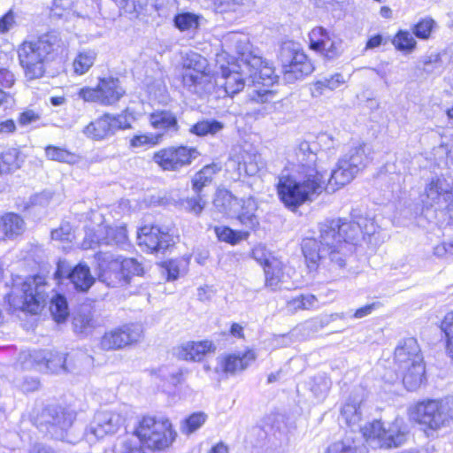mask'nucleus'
<instances>
[{
    "label": "nucleus",
    "mask_w": 453,
    "mask_h": 453,
    "mask_svg": "<svg viewBox=\"0 0 453 453\" xmlns=\"http://www.w3.org/2000/svg\"><path fill=\"white\" fill-rule=\"evenodd\" d=\"M163 134H137L130 139L131 148H142L147 145H157L160 142Z\"/></svg>",
    "instance_id": "obj_55"
},
{
    "label": "nucleus",
    "mask_w": 453,
    "mask_h": 453,
    "mask_svg": "<svg viewBox=\"0 0 453 453\" xmlns=\"http://www.w3.org/2000/svg\"><path fill=\"white\" fill-rule=\"evenodd\" d=\"M361 431L367 441L380 448L399 447L407 439V432L397 419L387 427L380 420H373L362 427Z\"/></svg>",
    "instance_id": "obj_9"
},
{
    "label": "nucleus",
    "mask_w": 453,
    "mask_h": 453,
    "mask_svg": "<svg viewBox=\"0 0 453 453\" xmlns=\"http://www.w3.org/2000/svg\"><path fill=\"white\" fill-rule=\"evenodd\" d=\"M129 413L130 410L126 404L114 410L97 411L87 430L86 436L88 440L102 439L108 434L117 433L125 424Z\"/></svg>",
    "instance_id": "obj_10"
},
{
    "label": "nucleus",
    "mask_w": 453,
    "mask_h": 453,
    "mask_svg": "<svg viewBox=\"0 0 453 453\" xmlns=\"http://www.w3.org/2000/svg\"><path fill=\"white\" fill-rule=\"evenodd\" d=\"M410 417L433 430L451 426L453 425V397L418 403L410 409Z\"/></svg>",
    "instance_id": "obj_6"
},
{
    "label": "nucleus",
    "mask_w": 453,
    "mask_h": 453,
    "mask_svg": "<svg viewBox=\"0 0 453 453\" xmlns=\"http://www.w3.org/2000/svg\"><path fill=\"white\" fill-rule=\"evenodd\" d=\"M249 79L248 70L241 65L228 64L221 67V76L217 80V85L224 89V92L234 96L242 91Z\"/></svg>",
    "instance_id": "obj_19"
},
{
    "label": "nucleus",
    "mask_w": 453,
    "mask_h": 453,
    "mask_svg": "<svg viewBox=\"0 0 453 453\" xmlns=\"http://www.w3.org/2000/svg\"><path fill=\"white\" fill-rule=\"evenodd\" d=\"M49 355L50 352L45 350H35L33 353L29 354V357L33 362L39 366L41 371L45 372V363H47Z\"/></svg>",
    "instance_id": "obj_64"
},
{
    "label": "nucleus",
    "mask_w": 453,
    "mask_h": 453,
    "mask_svg": "<svg viewBox=\"0 0 453 453\" xmlns=\"http://www.w3.org/2000/svg\"><path fill=\"white\" fill-rule=\"evenodd\" d=\"M317 52L327 59H334L342 52V41L337 36H333L330 42H326V46L320 48Z\"/></svg>",
    "instance_id": "obj_49"
},
{
    "label": "nucleus",
    "mask_w": 453,
    "mask_h": 453,
    "mask_svg": "<svg viewBox=\"0 0 453 453\" xmlns=\"http://www.w3.org/2000/svg\"><path fill=\"white\" fill-rule=\"evenodd\" d=\"M15 14L10 10L3 17L0 18V33L9 32L15 25Z\"/></svg>",
    "instance_id": "obj_62"
},
{
    "label": "nucleus",
    "mask_w": 453,
    "mask_h": 453,
    "mask_svg": "<svg viewBox=\"0 0 453 453\" xmlns=\"http://www.w3.org/2000/svg\"><path fill=\"white\" fill-rule=\"evenodd\" d=\"M256 358L257 355L252 349L243 353L219 356L217 358L218 365L215 371L226 375H234L244 371Z\"/></svg>",
    "instance_id": "obj_23"
},
{
    "label": "nucleus",
    "mask_w": 453,
    "mask_h": 453,
    "mask_svg": "<svg viewBox=\"0 0 453 453\" xmlns=\"http://www.w3.org/2000/svg\"><path fill=\"white\" fill-rule=\"evenodd\" d=\"M55 276L59 280L63 278L69 279L75 289L82 292L87 291L95 281L88 266L79 264L72 268L65 261L58 262Z\"/></svg>",
    "instance_id": "obj_20"
},
{
    "label": "nucleus",
    "mask_w": 453,
    "mask_h": 453,
    "mask_svg": "<svg viewBox=\"0 0 453 453\" xmlns=\"http://www.w3.org/2000/svg\"><path fill=\"white\" fill-rule=\"evenodd\" d=\"M207 415L203 412H195L188 417L182 426L181 431L186 434H189L200 428L206 421Z\"/></svg>",
    "instance_id": "obj_47"
},
{
    "label": "nucleus",
    "mask_w": 453,
    "mask_h": 453,
    "mask_svg": "<svg viewBox=\"0 0 453 453\" xmlns=\"http://www.w3.org/2000/svg\"><path fill=\"white\" fill-rule=\"evenodd\" d=\"M214 232L220 242H224L231 245H236L242 241L247 240L250 236L249 231L234 230L226 226H215Z\"/></svg>",
    "instance_id": "obj_36"
},
{
    "label": "nucleus",
    "mask_w": 453,
    "mask_h": 453,
    "mask_svg": "<svg viewBox=\"0 0 453 453\" xmlns=\"http://www.w3.org/2000/svg\"><path fill=\"white\" fill-rule=\"evenodd\" d=\"M327 453H367L363 437L355 432L347 434L327 448Z\"/></svg>",
    "instance_id": "obj_27"
},
{
    "label": "nucleus",
    "mask_w": 453,
    "mask_h": 453,
    "mask_svg": "<svg viewBox=\"0 0 453 453\" xmlns=\"http://www.w3.org/2000/svg\"><path fill=\"white\" fill-rule=\"evenodd\" d=\"M96 53L94 50L81 51L73 61L74 73L82 75L86 73L94 65Z\"/></svg>",
    "instance_id": "obj_40"
},
{
    "label": "nucleus",
    "mask_w": 453,
    "mask_h": 453,
    "mask_svg": "<svg viewBox=\"0 0 453 453\" xmlns=\"http://www.w3.org/2000/svg\"><path fill=\"white\" fill-rule=\"evenodd\" d=\"M346 82L342 73H336L329 77H324L314 81L310 88L311 96L319 97L326 91H334Z\"/></svg>",
    "instance_id": "obj_32"
},
{
    "label": "nucleus",
    "mask_w": 453,
    "mask_h": 453,
    "mask_svg": "<svg viewBox=\"0 0 453 453\" xmlns=\"http://www.w3.org/2000/svg\"><path fill=\"white\" fill-rule=\"evenodd\" d=\"M283 267V263L278 257L273 260L268 266L265 267V287L272 290H275L280 287V284L285 280Z\"/></svg>",
    "instance_id": "obj_34"
},
{
    "label": "nucleus",
    "mask_w": 453,
    "mask_h": 453,
    "mask_svg": "<svg viewBox=\"0 0 453 453\" xmlns=\"http://www.w3.org/2000/svg\"><path fill=\"white\" fill-rule=\"evenodd\" d=\"M63 47V42L55 32L42 35L35 41L24 42L18 50L19 64L27 80L42 77L45 62L50 55Z\"/></svg>",
    "instance_id": "obj_3"
},
{
    "label": "nucleus",
    "mask_w": 453,
    "mask_h": 453,
    "mask_svg": "<svg viewBox=\"0 0 453 453\" xmlns=\"http://www.w3.org/2000/svg\"><path fill=\"white\" fill-rule=\"evenodd\" d=\"M257 203L253 197L240 200L237 212L234 215L239 223L245 228L244 231L256 230L259 226V219L257 215Z\"/></svg>",
    "instance_id": "obj_25"
},
{
    "label": "nucleus",
    "mask_w": 453,
    "mask_h": 453,
    "mask_svg": "<svg viewBox=\"0 0 453 453\" xmlns=\"http://www.w3.org/2000/svg\"><path fill=\"white\" fill-rule=\"evenodd\" d=\"M134 434L140 442L148 449L161 450L169 447L176 434L167 418L143 417L135 428Z\"/></svg>",
    "instance_id": "obj_7"
},
{
    "label": "nucleus",
    "mask_w": 453,
    "mask_h": 453,
    "mask_svg": "<svg viewBox=\"0 0 453 453\" xmlns=\"http://www.w3.org/2000/svg\"><path fill=\"white\" fill-rule=\"evenodd\" d=\"M47 285L41 276L27 279L21 285L20 296L12 297L11 303L22 311L36 314L46 303Z\"/></svg>",
    "instance_id": "obj_12"
},
{
    "label": "nucleus",
    "mask_w": 453,
    "mask_h": 453,
    "mask_svg": "<svg viewBox=\"0 0 453 453\" xmlns=\"http://www.w3.org/2000/svg\"><path fill=\"white\" fill-rule=\"evenodd\" d=\"M442 68L439 54H431L423 61V71L426 73H439Z\"/></svg>",
    "instance_id": "obj_58"
},
{
    "label": "nucleus",
    "mask_w": 453,
    "mask_h": 453,
    "mask_svg": "<svg viewBox=\"0 0 453 453\" xmlns=\"http://www.w3.org/2000/svg\"><path fill=\"white\" fill-rule=\"evenodd\" d=\"M395 363L409 391L416 390L425 379V365L418 341L407 338L395 350Z\"/></svg>",
    "instance_id": "obj_4"
},
{
    "label": "nucleus",
    "mask_w": 453,
    "mask_h": 453,
    "mask_svg": "<svg viewBox=\"0 0 453 453\" xmlns=\"http://www.w3.org/2000/svg\"><path fill=\"white\" fill-rule=\"evenodd\" d=\"M50 310L54 319L58 323L65 321L69 314L67 302L59 295L51 299Z\"/></svg>",
    "instance_id": "obj_45"
},
{
    "label": "nucleus",
    "mask_w": 453,
    "mask_h": 453,
    "mask_svg": "<svg viewBox=\"0 0 453 453\" xmlns=\"http://www.w3.org/2000/svg\"><path fill=\"white\" fill-rule=\"evenodd\" d=\"M127 240V229L124 226H109L98 225L96 229H88L83 245L93 248L95 244H123Z\"/></svg>",
    "instance_id": "obj_18"
},
{
    "label": "nucleus",
    "mask_w": 453,
    "mask_h": 453,
    "mask_svg": "<svg viewBox=\"0 0 453 453\" xmlns=\"http://www.w3.org/2000/svg\"><path fill=\"white\" fill-rule=\"evenodd\" d=\"M73 324L75 332L79 334H88L96 326V322L90 313H79L75 315Z\"/></svg>",
    "instance_id": "obj_48"
},
{
    "label": "nucleus",
    "mask_w": 453,
    "mask_h": 453,
    "mask_svg": "<svg viewBox=\"0 0 453 453\" xmlns=\"http://www.w3.org/2000/svg\"><path fill=\"white\" fill-rule=\"evenodd\" d=\"M199 16L184 12L175 16V27L181 32H195L199 27Z\"/></svg>",
    "instance_id": "obj_43"
},
{
    "label": "nucleus",
    "mask_w": 453,
    "mask_h": 453,
    "mask_svg": "<svg viewBox=\"0 0 453 453\" xmlns=\"http://www.w3.org/2000/svg\"><path fill=\"white\" fill-rule=\"evenodd\" d=\"M341 417L349 426L357 425L362 418L361 403L356 400L347 402L342 408Z\"/></svg>",
    "instance_id": "obj_41"
},
{
    "label": "nucleus",
    "mask_w": 453,
    "mask_h": 453,
    "mask_svg": "<svg viewBox=\"0 0 453 453\" xmlns=\"http://www.w3.org/2000/svg\"><path fill=\"white\" fill-rule=\"evenodd\" d=\"M182 83L190 92L203 95L211 87L208 61L200 54L189 51L183 58Z\"/></svg>",
    "instance_id": "obj_8"
},
{
    "label": "nucleus",
    "mask_w": 453,
    "mask_h": 453,
    "mask_svg": "<svg viewBox=\"0 0 453 453\" xmlns=\"http://www.w3.org/2000/svg\"><path fill=\"white\" fill-rule=\"evenodd\" d=\"M333 36L334 35H330L323 27L313 28L309 35L311 49L318 51L320 48L326 46V42H330Z\"/></svg>",
    "instance_id": "obj_46"
},
{
    "label": "nucleus",
    "mask_w": 453,
    "mask_h": 453,
    "mask_svg": "<svg viewBox=\"0 0 453 453\" xmlns=\"http://www.w3.org/2000/svg\"><path fill=\"white\" fill-rule=\"evenodd\" d=\"M297 176L281 174L277 183L280 201L295 211L306 202L314 201L326 188L334 190L349 183L368 164L365 144L351 148L327 178L326 169L319 165L318 155L308 142H302L296 150Z\"/></svg>",
    "instance_id": "obj_1"
},
{
    "label": "nucleus",
    "mask_w": 453,
    "mask_h": 453,
    "mask_svg": "<svg viewBox=\"0 0 453 453\" xmlns=\"http://www.w3.org/2000/svg\"><path fill=\"white\" fill-rule=\"evenodd\" d=\"M114 3L126 13L138 14L142 12L148 4V0H113Z\"/></svg>",
    "instance_id": "obj_52"
},
{
    "label": "nucleus",
    "mask_w": 453,
    "mask_h": 453,
    "mask_svg": "<svg viewBox=\"0 0 453 453\" xmlns=\"http://www.w3.org/2000/svg\"><path fill=\"white\" fill-rule=\"evenodd\" d=\"M116 453H144L140 441L134 437L121 439L115 446Z\"/></svg>",
    "instance_id": "obj_54"
},
{
    "label": "nucleus",
    "mask_w": 453,
    "mask_h": 453,
    "mask_svg": "<svg viewBox=\"0 0 453 453\" xmlns=\"http://www.w3.org/2000/svg\"><path fill=\"white\" fill-rule=\"evenodd\" d=\"M213 203L219 212L234 217L239 208L240 200L229 191L220 190L217 193Z\"/></svg>",
    "instance_id": "obj_33"
},
{
    "label": "nucleus",
    "mask_w": 453,
    "mask_h": 453,
    "mask_svg": "<svg viewBox=\"0 0 453 453\" xmlns=\"http://www.w3.org/2000/svg\"><path fill=\"white\" fill-rule=\"evenodd\" d=\"M25 230L23 219L15 213H7L0 218V240L5 237L13 238Z\"/></svg>",
    "instance_id": "obj_31"
},
{
    "label": "nucleus",
    "mask_w": 453,
    "mask_h": 453,
    "mask_svg": "<svg viewBox=\"0 0 453 453\" xmlns=\"http://www.w3.org/2000/svg\"><path fill=\"white\" fill-rule=\"evenodd\" d=\"M434 254L438 257H453V242H442L434 248Z\"/></svg>",
    "instance_id": "obj_63"
},
{
    "label": "nucleus",
    "mask_w": 453,
    "mask_h": 453,
    "mask_svg": "<svg viewBox=\"0 0 453 453\" xmlns=\"http://www.w3.org/2000/svg\"><path fill=\"white\" fill-rule=\"evenodd\" d=\"M225 124L214 119H206L196 122L189 128V133L197 136H214L221 132Z\"/></svg>",
    "instance_id": "obj_35"
},
{
    "label": "nucleus",
    "mask_w": 453,
    "mask_h": 453,
    "mask_svg": "<svg viewBox=\"0 0 453 453\" xmlns=\"http://www.w3.org/2000/svg\"><path fill=\"white\" fill-rule=\"evenodd\" d=\"M375 232L376 226L371 219L360 218L357 222L342 219L326 220L320 224L319 239L305 238L302 242L308 267L314 270L319 264L332 269L345 267L355 242L363 234L371 235Z\"/></svg>",
    "instance_id": "obj_2"
},
{
    "label": "nucleus",
    "mask_w": 453,
    "mask_h": 453,
    "mask_svg": "<svg viewBox=\"0 0 453 453\" xmlns=\"http://www.w3.org/2000/svg\"><path fill=\"white\" fill-rule=\"evenodd\" d=\"M97 85L100 90L102 105H112L125 94L119 79L116 78H101Z\"/></svg>",
    "instance_id": "obj_28"
},
{
    "label": "nucleus",
    "mask_w": 453,
    "mask_h": 453,
    "mask_svg": "<svg viewBox=\"0 0 453 453\" xmlns=\"http://www.w3.org/2000/svg\"><path fill=\"white\" fill-rule=\"evenodd\" d=\"M73 237L72 227L69 224H63L51 232V238L56 241L72 242Z\"/></svg>",
    "instance_id": "obj_61"
},
{
    "label": "nucleus",
    "mask_w": 453,
    "mask_h": 453,
    "mask_svg": "<svg viewBox=\"0 0 453 453\" xmlns=\"http://www.w3.org/2000/svg\"><path fill=\"white\" fill-rule=\"evenodd\" d=\"M435 22L432 19H424L413 26V34L419 39L426 40L434 27Z\"/></svg>",
    "instance_id": "obj_57"
},
{
    "label": "nucleus",
    "mask_w": 453,
    "mask_h": 453,
    "mask_svg": "<svg viewBox=\"0 0 453 453\" xmlns=\"http://www.w3.org/2000/svg\"><path fill=\"white\" fill-rule=\"evenodd\" d=\"M45 156L48 159L60 163L74 165L80 157L75 153L61 147L49 145L45 148Z\"/></svg>",
    "instance_id": "obj_38"
},
{
    "label": "nucleus",
    "mask_w": 453,
    "mask_h": 453,
    "mask_svg": "<svg viewBox=\"0 0 453 453\" xmlns=\"http://www.w3.org/2000/svg\"><path fill=\"white\" fill-rule=\"evenodd\" d=\"M441 329L447 337V351L453 359V311L448 312L441 322Z\"/></svg>",
    "instance_id": "obj_51"
},
{
    "label": "nucleus",
    "mask_w": 453,
    "mask_h": 453,
    "mask_svg": "<svg viewBox=\"0 0 453 453\" xmlns=\"http://www.w3.org/2000/svg\"><path fill=\"white\" fill-rule=\"evenodd\" d=\"M252 257L261 265L268 266L273 260L276 258L275 256L269 251L265 245L258 244L252 250Z\"/></svg>",
    "instance_id": "obj_56"
},
{
    "label": "nucleus",
    "mask_w": 453,
    "mask_h": 453,
    "mask_svg": "<svg viewBox=\"0 0 453 453\" xmlns=\"http://www.w3.org/2000/svg\"><path fill=\"white\" fill-rule=\"evenodd\" d=\"M19 153L16 149H9L0 155V173L7 174L19 168Z\"/></svg>",
    "instance_id": "obj_42"
},
{
    "label": "nucleus",
    "mask_w": 453,
    "mask_h": 453,
    "mask_svg": "<svg viewBox=\"0 0 453 453\" xmlns=\"http://www.w3.org/2000/svg\"><path fill=\"white\" fill-rule=\"evenodd\" d=\"M45 372L54 373L66 372L65 355L58 352H50L47 363H45Z\"/></svg>",
    "instance_id": "obj_50"
},
{
    "label": "nucleus",
    "mask_w": 453,
    "mask_h": 453,
    "mask_svg": "<svg viewBox=\"0 0 453 453\" xmlns=\"http://www.w3.org/2000/svg\"><path fill=\"white\" fill-rule=\"evenodd\" d=\"M149 121L151 127L163 132L179 131V124L176 115L168 110H157L150 114Z\"/></svg>",
    "instance_id": "obj_29"
},
{
    "label": "nucleus",
    "mask_w": 453,
    "mask_h": 453,
    "mask_svg": "<svg viewBox=\"0 0 453 453\" xmlns=\"http://www.w3.org/2000/svg\"><path fill=\"white\" fill-rule=\"evenodd\" d=\"M289 439L285 430L274 431L269 435L265 453H288Z\"/></svg>",
    "instance_id": "obj_37"
},
{
    "label": "nucleus",
    "mask_w": 453,
    "mask_h": 453,
    "mask_svg": "<svg viewBox=\"0 0 453 453\" xmlns=\"http://www.w3.org/2000/svg\"><path fill=\"white\" fill-rule=\"evenodd\" d=\"M143 333L140 324H127L106 332L100 342L104 350H115L138 342Z\"/></svg>",
    "instance_id": "obj_16"
},
{
    "label": "nucleus",
    "mask_w": 453,
    "mask_h": 453,
    "mask_svg": "<svg viewBox=\"0 0 453 453\" xmlns=\"http://www.w3.org/2000/svg\"><path fill=\"white\" fill-rule=\"evenodd\" d=\"M279 58L282 64L284 79L288 82L302 79L314 70L307 56L293 42H286L281 45Z\"/></svg>",
    "instance_id": "obj_11"
},
{
    "label": "nucleus",
    "mask_w": 453,
    "mask_h": 453,
    "mask_svg": "<svg viewBox=\"0 0 453 453\" xmlns=\"http://www.w3.org/2000/svg\"><path fill=\"white\" fill-rule=\"evenodd\" d=\"M249 79L252 84H248V96L251 102L267 103L274 96L273 93L267 87L273 82V69L263 60L262 65L254 69L248 67Z\"/></svg>",
    "instance_id": "obj_14"
},
{
    "label": "nucleus",
    "mask_w": 453,
    "mask_h": 453,
    "mask_svg": "<svg viewBox=\"0 0 453 453\" xmlns=\"http://www.w3.org/2000/svg\"><path fill=\"white\" fill-rule=\"evenodd\" d=\"M199 156L196 149L188 146H171L155 152L153 161L164 171H180Z\"/></svg>",
    "instance_id": "obj_13"
},
{
    "label": "nucleus",
    "mask_w": 453,
    "mask_h": 453,
    "mask_svg": "<svg viewBox=\"0 0 453 453\" xmlns=\"http://www.w3.org/2000/svg\"><path fill=\"white\" fill-rule=\"evenodd\" d=\"M97 261L98 280L108 287H119L124 285V276L121 268H115L114 264H119V258H116L110 253L99 252L96 256Z\"/></svg>",
    "instance_id": "obj_21"
},
{
    "label": "nucleus",
    "mask_w": 453,
    "mask_h": 453,
    "mask_svg": "<svg viewBox=\"0 0 453 453\" xmlns=\"http://www.w3.org/2000/svg\"><path fill=\"white\" fill-rule=\"evenodd\" d=\"M226 40L238 54V58L234 64L243 65L246 69L249 66L257 69L262 65V58L251 50V45L245 35L233 33L228 35Z\"/></svg>",
    "instance_id": "obj_22"
},
{
    "label": "nucleus",
    "mask_w": 453,
    "mask_h": 453,
    "mask_svg": "<svg viewBox=\"0 0 453 453\" xmlns=\"http://www.w3.org/2000/svg\"><path fill=\"white\" fill-rule=\"evenodd\" d=\"M140 246H144L150 253L161 252L174 243L173 235L165 226H143L137 232Z\"/></svg>",
    "instance_id": "obj_17"
},
{
    "label": "nucleus",
    "mask_w": 453,
    "mask_h": 453,
    "mask_svg": "<svg viewBox=\"0 0 453 453\" xmlns=\"http://www.w3.org/2000/svg\"><path fill=\"white\" fill-rule=\"evenodd\" d=\"M115 268H121V274L124 276V285L128 284L133 276H141L143 273V267L134 258L119 259V264H114Z\"/></svg>",
    "instance_id": "obj_39"
},
{
    "label": "nucleus",
    "mask_w": 453,
    "mask_h": 453,
    "mask_svg": "<svg viewBox=\"0 0 453 453\" xmlns=\"http://www.w3.org/2000/svg\"><path fill=\"white\" fill-rule=\"evenodd\" d=\"M130 124L125 116L105 113L88 124L83 134L89 139L103 141L114 135L118 130L130 128Z\"/></svg>",
    "instance_id": "obj_15"
},
{
    "label": "nucleus",
    "mask_w": 453,
    "mask_h": 453,
    "mask_svg": "<svg viewBox=\"0 0 453 453\" xmlns=\"http://www.w3.org/2000/svg\"><path fill=\"white\" fill-rule=\"evenodd\" d=\"M196 194V196L183 200L181 204L187 211L199 216L206 205V201L203 199L201 193Z\"/></svg>",
    "instance_id": "obj_53"
},
{
    "label": "nucleus",
    "mask_w": 453,
    "mask_h": 453,
    "mask_svg": "<svg viewBox=\"0 0 453 453\" xmlns=\"http://www.w3.org/2000/svg\"><path fill=\"white\" fill-rule=\"evenodd\" d=\"M318 144L320 146L322 151H326L329 154H334L338 142L334 137L326 133L320 134L318 136Z\"/></svg>",
    "instance_id": "obj_60"
},
{
    "label": "nucleus",
    "mask_w": 453,
    "mask_h": 453,
    "mask_svg": "<svg viewBox=\"0 0 453 453\" xmlns=\"http://www.w3.org/2000/svg\"><path fill=\"white\" fill-rule=\"evenodd\" d=\"M426 200L425 203L429 206L438 205L439 207H453V188L444 179H433L425 189Z\"/></svg>",
    "instance_id": "obj_24"
},
{
    "label": "nucleus",
    "mask_w": 453,
    "mask_h": 453,
    "mask_svg": "<svg viewBox=\"0 0 453 453\" xmlns=\"http://www.w3.org/2000/svg\"><path fill=\"white\" fill-rule=\"evenodd\" d=\"M77 96L84 102L98 103L101 104L100 90L98 85L96 88L84 87L80 88Z\"/></svg>",
    "instance_id": "obj_59"
},
{
    "label": "nucleus",
    "mask_w": 453,
    "mask_h": 453,
    "mask_svg": "<svg viewBox=\"0 0 453 453\" xmlns=\"http://www.w3.org/2000/svg\"><path fill=\"white\" fill-rule=\"evenodd\" d=\"M216 350V346L211 341L188 342L182 344L177 355L180 358L189 361H200L207 353Z\"/></svg>",
    "instance_id": "obj_26"
},
{
    "label": "nucleus",
    "mask_w": 453,
    "mask_h": 453,
    "mask_svg": "<svg viewBox=\"0 0 453 453\" xmlns=\"http://www.w3.org/2000/svg\"><path fill=\"white\" fill-rule=\"evenodd\" d=\"M75 414L60 406H48L34 418L35 426L52 438L75 443L78 438L73 434L72 426Z\"/></svg>",
    "instance_id": "obj_5"
},
{
    "label": "nucleus",
    "mask_w": 453,
    "mask_h": 453,
    "mask_svg": "<svg viewBox=\"0 0 453 453\" xmlns=\"http://www.w3.org/2000/svg\"><path fill=\"white\" fill-rule=\"evenodd\" d=\"M395 47L401 51L411 52L416 49L417 42L412 34L406 30H400L392 41Z\"/></svg>",
    "instance_id": "obj_44"
},
{
    "label": "nucleus",
    "mask_w": 453,
    "mask_h": 453,
    "mask_svg": "<svg viewBox=\"0 0 453 453\" xmlns=\"http://www.w3.org/2000/svg\"><path fill=\"white\" fill-rule=\"evenodd\" d=\"M242 162L239 161V157H237V159L232 158L230 160L231 164L237 163V171L239 175L244 173L248 176H255L265 166L262 157L258 154L244 153L242 155Z\"/></svg>",
    "instance_id": "obj_30"
}]
</instances>
